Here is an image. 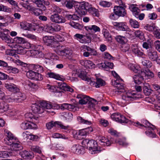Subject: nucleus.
I'll return each mask as SVG.
<instances>
[{
  "mask_svg": "<svg viewBox=\"0 0 160 160\" xmlns=\"http://www.w3.org/2000/svg\"><path fill=\"white\" fill-rule=\"evenodd\" d=\"M7 137L4 139L5 144L10 146L12 151H17L21 150L22 148L18 139L11 132H6Z\"/></svg>",
  "mask_w": 160,
  "mask_h": 160,
  "instance_id": "nucleus-1",
  "label": "nucleus"
},
{
  "mask_svg": "<svg viewBox=\"0 0 160 160\" xmlns=\"http://www.w3.org/2000/svg\"><path fill=\"white\" fill-rule=\"evenodd\" d=\"M139 97L138 95L136 93L135 91H128L123 94L122 98L117 102V103L121 107H124L127 104Z\"/></svg>",
  "mask_w": 160,
  "mask_h": 160,
  "instance_id": "nucleus-2",
  "label": "nucleus"
},
{
  "mask_svg": "<svg viewBox=\"0 0 160 160\" xmlns=\"http://www.w3.org/2000/svg\"><path fill=\"white\" fill-rule=\"evenodd\" d=\"M82 144L83 147L88 148L89 153L92 154H96L100 151L97 142L93 140L84 139L82 141Z\"/></svg>",
  "mask_w": 160,
  "mask_h": 160,
  "instance_id": "nucleus-3",
  "label": "nucleus"
},
{
  "mask_svg": "<svg viewBox=\"0 0 160 160\" xmlns=\"http://www.w3.org/2000/svg\"><path fill=\"white\" fill-rule=\"evenodd\" d=\"M112 72L113 76L116 78V80L112 82V85L116 88L115 92L117 94H120L121 93L124 91V86L120 82V81H122V80L115 71H112Z\"/></svg>",
  "mask_w": 160,
  "mask_h": 160,
  "instance_id": "nucleus-4",
  "label": "nucleus"
},
{
  "mask_svg": "<svg viewBox=\"0 0 160 160\" xmlns=\"http://www.w3.org/2000/svg\"><path fill=\"white\" fill-rule=\"evenodd\" d=\"M32 110L33 113L35 114H40L43 113L44 111L48 112L49 113L54 112V111L51 110H46V108H44L41 105V103L39 104H34L32 105Z\"/></svg>",
  "mask_w": 160,
  "mask_h": 160,
  "instance_id": "nucleus-5",
  "label": "nucleus"
},
{
  "mask_svg": "<svg viewBox=\"0 0 160 160\" xmlns=\"http://www.w3.org/2000/svg\"><path fill=\"white\" fill-rule=\"evenodd\" d=\"M111 119L114 121L120 123H128L129 120L119 113H114L111 116Z\"/></svg>",
  "mask_w": 160,
  "mask_h": 160,
  "instance_id": "nucleus-6",
  "label": "nucleus"
},
{
  "mask_svg": "<svg viewBox=\"0 0 160 160\" xmlns=\"http://www.w3.org/2000/svg\"><path fill=\"white\" fill-rule=\"evenodd\" d=\"M92 131V128L91 127L82 129L76 132L74 135V137L76 139H80L82 138V137L86 136Z\"/></svg>",
  "mask_w": 160,
  "mask_h": 160,
  "instance_id": "nucleus-7",
  "label": "nucleus"
},
{
  "mask_svg": "<svg viewBox=\"0 0 160 160\" xmlns=\"http://www.w3.org/2000/svg\"><path fill=\"white\" fill-rule=\"evenodd\" d=\"M31 49L32 50L31 51V53H33L34 54H35V57L37 58L39 57L42 58L44 54L41 51V50L43 49L42 46L41 45L32 44Z\"/></svg>",
  "mask_w": 160,
  "mask_h": 160,
  "instance_id": "nucleus-8",
  "label": "nucleus"
},
{
  "mask_svg": "<svg viewBox=\"0 0 160 160\" xmlns=\"http://www.w3.org/2000/svg\"><path fill=\"white\" fill-rule=\"evenodd\" d=\"M113 12L119 17H124L127 14L126 7L124 6H115L114 8Z\"/></svg>",
  "mask_w": 160,
  "mask_h": 160,
  "instance_id": "nucleus-9",
  "label": "nucleus"
},
{
  "mask_svg": "<svg viewBox=\"0 0 160 160\" xmlns=\"http://www.w3.org/2000/svg\"><path fill=\"white\" fill-rule=\"evenodd\" d=\"M141 123H140L139 122H133V124L135 126L139 128L144 127L147 128H151L152 130H154L156 128V127L155 126L151 124L146 120H142Z\"/></svg>",
  "mask_w": 160,
  "mask_h": 160,
  "instance_id": "nucleus-10",
  "label": "nucleus"
},
{
  "mask_svg": "<svg viewBox=\"0 0 160 160\" xmlns=\"http://www.w3.org/2000/svg\"><path fill=\"white\" fill-rule=\"evenodd\" d=\"M26 75L28 78L35 80L41 81L43 79V77L41 74L31 70L27 72Z\"/></svg>",
  "mask_w": 160,
  "mask_h": 160,
  "instance_id": "nucleus-11",
  "label": "nucleus"
},
{
  "mask_svg": "<svg viewBox=\"0 0 160 160\" xmlns=\"http://www.w3.org/2000/svg\"><path fill=\"white\" fill-rule=\"evenodd\" d=\"M46 126L48 129H51L53 127H55L60 128L61 129L64 130H68L69 126H65L60 122H53L52 121L46 123Z\"/></svg>",
  "mask_w": 160,
  "mask_h": 160,
  "instance_id": "nucleus-12",
  "label": "nucleus"
},
{
  "mask_svg": "<svg viewBox=\"0 0 160 160\" xmlns=\"http://www.w3.org/2000/svg\"><path fill=\"white\" fill-rule=\"evenodd\" d=\"M50 19L52 22L57 23H64L66 22L64 17L62 15L56 13L51 15Z\"/></svg>",
  "mask_w": 160,
  "mask_h": 160,
  "instance_id": "nucleus-13",
  "label": "nucleus"
},
{
  "mask_svg": "<svg viewBox=\"0 0 160 160\" xmlns=\"http://www.w3.org/2000/svg\"><path fill=\"white\" fill-rule=\"evenodd\" d=\"M41 105L46 109L51 110L52 109H60V104L56 103L51 104V103L46 101H43L41 102Z\"/></svg>",
  "mask_w": 160,
  "mask_h": 160,
  "instance_id": "nucleus-14",
  "label": "nucleus"
},
{
  "mask_svg": "<svg viewBox=\"0 0 160 160\" xmlns=\"http://www.w3.org/2000/svg\"><path fill=\"white\" fill-rule=\"evenodd\" d=\"M114 28L118 30L131 32V30L127 25L125 22H115L114 24Z\"/></svg>",
  "mask_w": 160,
  "mask_h": 160,
  "instance_id": "nucleus-15",
  "label": "nucleus"
},
{
  "mask_svg": "<svg viewBox=\"0 0 160 160\" xmlns=\"http://www.w3.org/2000/svg\"><path fill=\"white\" fill-rule=\"evenodd\" d=\"M9 54L10 56H12L15 58H11V59H12V61L17 65L21 66L24 67L27 66V63L22 62L18 59V56L17 54L14 53V50L11 51L10 52Z\"/></svg>",
  "mask_w": 160,
  "mask_h": 160,
  "instance_id": "nucleus-16",
  "label": "nucleus"
},
{
  "mask_svg": "<svg viewBox=\"0 0 160 160\" xmlns=\"http://www.w3.org/2000/svg\"><path fill=\"white\" fill-rule=\"evenodd\" d=\"M70 151L71 152L78 154H84L85 152L83 146L79 145H73L71 148Z\"/></svg>",
  "mask_w": 160,
  "mask_h": 160,
  "instance_id": "nucleus-17",
  "label": "nucleus"
},
{
  "mask_svg": "<svg viewBox=\"0 0 160 160\" xmlns=\"http://www.w3.org/2000/svg\"><path fill=\"white\" fill-rule=\"evenodd\" d=\"M21 127L23 130L33 129L37 128V126L35 123L28 121L22 122L21 125Z\"/></svg>",
  "mask_w": 160,
  "mask_h": 160,
  "instance_id": "nucleus-18",
  "label": "nucleus"
},
{
  "mask_svg": "<svg viewBox=\"0 0 160 160\" xmlns=\"http://www.w3.org/2000/svg\"><path fill=\"white\" fill-rule=\"evenodd\" d=\"M25 39L21 37H16L14 38H11L8 46L11 47V45L14 44H22L25 43Z\"/></svg>",
  "mask_w": 160,
  "mask_h": 160,
  "instance_id": "nucleus-19",
  "label": "nucleus"
},
{
  "mask_svg": "<svg viewBox=\"0 0 160 160\" xmlns=\"http://www.w3.org/2000/svg\"><path fill=\"white\" fill-rule=\"evenodd\" d=\"M21 28L25 30L29 31H35L34 26L31 23L25 21H23L20 23Z\"/></svg>",
  "mask_w": 160,
  "mask_h": 160,
  "instance_id": "nucleus-20",
  "label": "nucleus"
},
{
  "mask_svg": "<svg viewBox=\"0 0 160 160\" xmlns=\"http://www.w3.org/2000/svg\"><path fill=\"white\" fill-rule=\"evenodd\" d=\"M79 62L82 65L84 66L86 68L92 69L96 67L95 64L91 60H81Z\"/></svg>",
  "mask_w": 160,
  "mask_h": 160,
  "instance_id": "nucleus-21",
  "label": "nucleus"
},
{
  "mask_svg": "<svg viewBox=\"0 0 160 160\" xmlns=\"http://www.w3.org/2000/svg\"><path fill=\"white\" fill-rule=\"evenodd\" d=\"M43 41L47 45L51 47H53L56 44V42H54V37L52 36H45L43 38Z\"/></svg>",
  "mask_w": 160,
  "mask_h": 160,
  "instance_id": "nucleus-22",
  "label": "nucleus"
},
{
  "mask_svg": "<svg viewBox=\"0 0 160 160\" xmlns=\"http://www.w3.org/2000/svg\"><path fill=\"white\" fill-rule=\"evenodd\" d=\"M76 98L78 99L79 103L81 105L85 104L88 102L90 97L82 94H78Z\"/></svg>",
  "mask_w": 160,
  "mask_h": 160,
  "instance_id": "nucleus-23",
  "label": "nucleus"
},
{
  "mask_svg": "<svg viewBox=\"0 0 160 160\" xmlns=\"http://www.w3.org/2000/svg\"><path fill=\"white\" fill-rule=\"evenodd\" d=\"M11 48L15 49L16 52L18 54H24L27 52V51L24 48L23 46L18 44H14L11 45Z\"/></svg>",
  "mask_w": 160,
  "mask_h": 160,
  "instance_id": "nucleus-24",
  "label": "nucleus"
},
{
  "mask_svg": "<svg viewBox=\"0 0 160 160\" xmlns=\"http://www.w3.org/2000/svg\"><path fill=\"white\" fill-rule=\"evenodd\" d=\"M4 86L8 91L12 92H16L19 90L18 87L13 83H5Z\"/></svg>",
  "mask_w": 160,
  "mask_h": 160,
  "instance_id": "nucleus-25",
  "label": "nucleus"
},
{
  "mask_svg": "<svg viewBox=\"0 0 160 160\" xmlns=\"http://www.w3.org/2000/svg\"><path fill=\"white\" fill-rule=\"evenodd\" d=\"M87 73L86 72L82 71L78 75V77L82 80L87 82V83L90 85L92 86L94 83L92 81L91 78L88 77L87 76Z\"/></svg>",
  "mask_w": 160,
  "mask_h": 160,
  "instance_id": "nucleus-26",
  "label": "nucleus"
},
{
  "mask_svg": "<svg viewBox=\"0 0 160 160\" xmlns=\"http://www.w3.org/2000/svg\"><path fill=\"white\" fill-rule=\"evenodd\" d=\"M98 142L101 145L107 146H110L112 143L111 140H110L104 137H100Z\"/></svg>",
  "mask_w": 160,
  "mask_h": 160,
  "instance_id": "nucleus-27",
  "label": "nucleus"
},
{
  "mask_svg": "<svg viewBox=\"0 0 160 160\" xmlns=\"http://www.w3.org/2000/svg\"><path fill=\"white\" fill-rule=\"evenodd\" d=\"M26 99L25 95L21 92H18L17 93L14 97V98L11 101H9V102L13 101L18 102H21L23 101Z\"/></svg>",
  "mask_w": 160,
  "mask_h": 160,
  "instance_id": "nucleus-28",
  "label": "nucleus"
},
{
  "mask_svg": "<svg viewBox=\"0 0 160 160\" xmlns=\"http://www.w3.org/2000/svg\"><path fill=\"white\" fill-rule=\"evenodd\" d=\"M20 155L22 158L26 159H30L34 157L33 154L32 152L26 150L21 152Z\"/></svg>",
  "mask_w": 160,
  "mask_h": 160,
  "instance_id": "nucleus-29",
  "label": "nucleus"
},
{
  "mask_svg": "<svg viewBox=\"0 0 160 160\" xmlns=\"http://www.w3.org/2000/svg\"><path fill=\"white\" fill-rule=\"evenodd\" d=\"M48 77L50 78H53L56 80L64 81L65 79L63 76L53 72H48L47 73Z\"/></svg>",
  "mask_w": 160,
  "mask_h": 160,
  "instance_id": "nucleus-30",
  "label": "nucleus"
},
{
  "mask_svg": "<svg viewBox=\"0 0 160 160\" xmlns=\"http://www.w3.org/2000/svg\"><path fill=\"white\" fill-rule=\"evenodd\" d=\"M128 67L129 69L135 73H140L142 71L140 67L138 64L130 63L128 64Z\"/></svg>",
  "mask_w": 160,
  "mask_h": 160,
  "instance_id": "nucleus-31",
  "label": "nucleus"
},
{
  "mask_svg": "<svg viewBox=\"0 0 160 160\" xmlns=\"http://www.w3.org/2000/svg\"><path fill=\"white\" fill-rule=\"evenodd\" d=\"M148 57L151 60L154 61L158 58L157 52L154 50H149L147 51Z\"/></svg>",
  "mask_w": 160,
  "mask_h": 160,
  "instance_id": "nucleus-32",
  "label": "nucleus"
},
{
  "mask_svg": "<svg viewBox=\"0 0 160 160\" xmlns=\"http://www.w3.org/2000/svg\"><path fill=\"white\" fill-rule=\"evenodd\" d=\"M141 72L142 75L144 76V80L150 79L153 78L154 76L153 73L148 69L143 71H142Z\"/></svg>",
  "mask_w": 160,
  "mask_h": 160,
  "instance_id": "nucleus-33",
  "label": "nucleus"
},
{
  "mask_svg": "<svg viewBox=\"0 0 160 160\" xmlns=\"http://www.w3.org/2000/svg\"><path fill=\"white\" fill-rule=\"evenodd\" d=\"M84 28L88 32H96L100 31V28L95 25L86 26L84 27Z\"/></svg>",
  "mask_w": 160,
  "mask_h": 160,
  "instance_id": "nucleus-34",
  "label": "nucleus"
},
{
  "mask_svg": "<svg viewBox=\"0 0 160 160\" xmlns=\"http://www.w3.org/2000/svg\"><path fill=\"white\" fill-rule=\"evenodd\" d=\"M139 73L138 75H135L133 77L135 83L138 84H140L142 82V81L144 80V76L142 75L141 73L140 72V74Z\"/></svg>",
  "mask_w": 160,
  "mask_h": 160,
  "instance_id": "nucleus-35",
  "label": "nucleus"
},
{
  "mask_svg": "<svg viewBox=\"0 0 160 160\" xmlns=\"http://www.w3.org/2000/svg\"><path fill=\"white\" fill-rule=\"evenodd\" d=\"M89 6L88 7L87 11L90 14L94 16L98 17L99 16L98 11L97 9L92 7V5L89 4Z\"/></svg>",
  "mask_w": 160,
  "mask_h": 160,
  "instance_id": "nucleus-36",
  "label": "nucleus"
},
{
  "mask_svg": "<svg viewBox=\"0 0 160 160\" xmlns=\"http://www.w3.org/2000/svg\"><path fill=\"white\" fill-rule=\"evenodd\" d=\"M136 4H131L129 7V8L132 12L133 15L135 17L138 14H139L140 10Z\"/></svg>",
  "mask_w": 160,
  "mask_h": 160,
  "instance_id": "nucleus-37",
  "label": "nucleus"
},
{
  "mask_svg": "<svg viewBox=\"0 0 160 160\" xmlns=\"http://www.w3.org/2000/svg\"><path fill=\"white\" fill-rule=\"evenodd\" d=\"M23 84L26 88H31L33 89H36L38 88V86L35 83L29 81L27 80L23 82Z\"/></svg>",
  "mask_w": 160,
  "mask_h": 160,
  "instance_id": "nucleus-38",
  "label": "nucleus"
},
{
  "mask_svg": "<svg viewBox=\"0 0 160 160\" xmlns=\"http://www.w3.org/2000/svg\"><path fill=\"white\" fill-rule=\"evenodd\" d=\"M97 103V101L94 99L90 98L88 102L87 103V107L91 109H94L96 104Z\"/></svg>",
  "mask_w": 160,
  "mask_h": 160,
  "instance_id": "nucleus-39",
  "label": "nucleus"
},
{
  "mask_svg": "<svg viewBox=\"0 0 160 160\" xmlns=\"http://www.w3.org/2000/svg\"><path fill=\"white\" fill-rule=\"evenodd\" d=\"M60 109L62 110L68 109L71 110L74 109L75 106L73 104L64 103L60 104Z\"/></svg>",
  "mask_w": 160,
  "mask_h": 160,
  "instance_id": "nucleus-40",
  "label": "nucleus"
},
{
  "mask_svg": "<svg viewBox=\"0 0 160 160\" xmlns=\"http://www.w3.org/2000/svg\"><path fill=\"white\" fill-rule=\"evenodd\" d=\"M102 32L106 40L108 42H111L112 38L108 31L106 29L103 28L102 30Z\"/></svg>",
  "mask_w": 160,
  "mask_h": 160,
  "instance_id": "nucleus-41",
  "label": "nucleus"
},
{
  "mask_svg": "<svg viewBox=\"0 0 160 160\" xmlns=\"http://www.w3.org/2000/svg\"><path fill=\"white\" fill-rule=\"evenodd\" d=\"M96 79L97 81L96 82H93L94 83L92 85V86L94 85L96 88H98L105 85V82L101 78H97Z\"/></svg>",
  "mask_w": 160,
  "mask_h": 160,
  "instance_id": "nucleus-42",
  "label": "nucleus"
},
{
  "mask_svg": "<svg viewBox=\"0 0 160 160\" xmlns=\"http://www.w3.org/2000/svg\"><path fill=\"white\" fill-rule=\"evenodd\" d=\"M62 116L65 118V120L67 122L71 121L73 118V115L71 112H65L62 113Z\"/></svg>",
  "mask_w": 160,
  "mask_h": 160,
  "instance_id": "nucleus-43",
  "label": "nucleus"
},
{
  "mask_svg": "<svg viewBox=\"0 0 160 160\" xmlns=\"http://www.w3.org/2000/svg\"><path fill=\"white\" fill-rule=\"evenodd\" d=\"M53 47L54 48V50L59 55L61 56L63 50L62 48V46L59 45L58 43L56 42V44H55V45L53 46Z\"/></svg>",
  "mask_w": 160,
  "mask_h": 160,
  "instance_id": "nucleus-44",
  "label": "nucleus"
},
{
  "mask_svg": "<svg viewBox=\"0 0 160 160\" xmlns=\"http://www.w3.org/2000/svg\"><path fill=\"white\" fill-rule=\"evenodd\" d=\"M134 33L135 36L140 40L143 41L146 40L144 33L142 31L139 30H137L135 31Z\"/></svg>",
  "mask_w": 160,
  "mask_h": 160,
  "instance_id": "nucleus-45",
  "label": "nucleus"
},
{
  "mask_svg": "<svg viewBox=\"0 0 160 160\" xmlns=\"http://www.w3.org/2000/svg\"><path fill=\"white\" fill-rule=\"evenodd\" d=\"M9 106L4 102H0V112H2L9 110Z\"/></svg>",
  "mask_w": 160,
  "mask_h": 160,
  "instance_id": "nucleus-46",
  "label": "nucleus"
},
{
  "mask_svg": "<svg viewBox=\"0 0 160 160\" xmlns=\"http://www.w3.org/2000/svg\"><path fill=\"white\" fill-rule=\"evenodd\" d=\"M116 142L118 144L120 145H122L124 147H126L129 145L128 143L124 138H118L116 140Z\"/></svg>",
  "mask_w": 160,
  "mask_h": 160,
  "instance_id": "nucleus-47",
  "label": "nucleus"
},
{
  "mask_svg": "<svg viewBox=\"0 0 160 160\" xmlns=\"http://www.w3.org/2000/svg\"><path fill=\"white\" fill-rule=\"evenodd\" d=\"M0 38H1L8 45L11 37L8 36H7L5 34L0 32Z\"/></svg>",
  "mask_w": 160,
  "mask_h": 160,
  "instance_id": "nucleus-48",
  "label": "nucleus"
},
{
  "mask_svg": "<svg viewBox=\"0 0 160 160\" xmlns=\"http://www.w3.org/2000/svg\"><path fill=\"white\" fill-rule=\"evenodd\" d=\"M72 53V51L68 48L63 49L61 56L67 57L71 56Z\"/></svg>",
  "mask_w": 160,
  "mask_h": 160,
  "instance_id": "nucleus-49",
  "label": "nucleus"
},
{
  "mask_svg": "<svg viewBox=\"0 0 160 160\" xmlns=\"http://www.w3.org/2000/svg\"><path fill=\"white\" fill-rule=\"evenodd\" d=\"M69 24L74 28L79 30H81L83 27L82 24L73 21L70 22Z\"/></svg>",
  "mask_w": 160,
  "mask_h": 160,
  "instance_id": "nucleus-50",
  "label": "nucleus"
},
{
  "mask_svg": "<svg viewBox=\"0 0 160 160\" xmlns=\"http://www.w3.org/2000/svg\"><path fill=\"white\" fill-rule=\"evenodd\" d=\"M129 22L131 27L133 28H137L139 27L138 22L135 20L131 18L129 19Z\"/></svg>",
  "mask_w": 160,
  "mask_h": 160,
  "instance_id": "nucleus-51",
  "label": "nucleus"
},
{
  "mask_svg": "<svg viewBox=\"0 0 160 160\" xmlns=\"http://www.w3.org/2000/svg\"><path fill=\"white\" fill-rule=\"evenodd\" d=\"M152 41L151 39H148L146 42H144L142 44V47L143 48L148 49L152 47Z\"/></svg>",
  "mask_w": 160,
  "mask_h": 160,
  "instance_id": "nucleus-52",
  "label": "nucleus"
},
{
  "mask_svg": "<svg viewBox=\"0 0 160 160\" xmlns=\"http://www.w3.org/2000/svg\"><path fill=\"white\" fill-rule=\"evenodd\" d=\"M6 70L9 73H17L19 72L18 69L16 68L12 67L11 66H7L5 67Z\"/></svg>",
  "mask_w": 160,
  "mask_h": 160,
  "instance_id": "nucleus-53",
  "label": "nucleus"
},
{
  "mask_svg": "<svg viewBox=\"0 0 160 160\" xmlns=\"http://www.w3.org/2000/svg\"><path fill=\"white\" fill-rule=\"evenodd\" d=\"M12 152L7 151H0V160H3L2 158H6L12 155Z\"/></svg>",
  "mask_w": 160,
  "mask_h": 160,
  "instance_id": "nucleus-54",
  "label": "nucleus"
},
{
  "mask_svg": "<svg viewBox=\"0 0 160 160\" xmlns=\"http://www.w3.org/2000/svg\"><path fill=\"white\" fill-rule=\"evenodd\" d=\"M145 29L149 31L153 32L157 29L155 25L154 24H147L144 27Z\"/></svg>",
  "mask_w": 160,
  "mask_h": 160,
  "instance_id": "nucleus-55",
  "label": "nucleus"
},
{
  "mask_svg": "<svg viewBox=\"0 0 160 160\" xmlns=\"http://www.w3.org/2000/svg\"><path fill=\"white\" fill-rule=\"evenodd\" d=\"M77 2L74 0H69L66 1L64 3L66 7L68 9H71L73 7L74 4H76Z\"/></svg>",
  "mask_w": 160,
  "mask_h": 160,
  "instance_id": "nucleus-56",
  "label": "nucleus"
},
{
  "mask_svg": "<svg viewBox=\"0 0 160 160\" xmlns=\"http://www.w3.org/2000/svg\"><path fill=\"white\" fill-rule=\"evenodd\" d=\"M91 42L90 38L88 35H83L81 40L80 41V42L82 43H87Z\"/></svg>",
  "mask_w": 160,
  "mask_h": 160,
  "instance_id": "nucleus-57",
  "label": "nucleus"
},
{
  "mask_svg": "<svg viewBox=\"0 0 160 160\" xmlns=\"http://www.w3.org/2000/svg\"><path fill=\"white\" fill-rule=\"evenodd\" d=\"M26 117L28 118H29L32 119V121L36 123L38 122V116L35 117L31 113H26L25 115Z\"/></svg>",
  "mask_w": 160,
  "mask_h": 160,
  "instance_id": "nucleus-58",
  "label": "nucleus"
},
{
  "mask_svg": "<svg viewBox=\"0 0 160 160\" xmlns=\"http://www.w3.org/2000/svg\"><path fill=\"white\" fill-rule=\"evenodd\" d=\"M84 49L87 50V51L89 52L90 55L97 56L98 55V53L96 50L91 48L88 46H85Z\"/></svg>",
  "mask_w": 160,
  "mask_h": 160,
  "instance_id": "nucleus-59",
  "label": "nucleus"
},
{
  "mask_svg": "<svg viewBox=\"0 0 160 160\" xmlns=\"http://www.w3.org/2000/svg\"><path fill=\"white\" fill-rule=\"evenodd\" d=\"M132 51L135 54L138 56H141L144 55L143 53L141 51L137 46L135 47L134 48L132 49Z\"/></svg>",
  "mask_w": 160,
  "mask_h": 160,
  "instance_id": "nucleus-60",
  "label": "nucleus"
},
{
  "mask_svg": "<svg viewBox=\"0 0 160 160\" xmlns=\"http://www.w3.org/2000/svg\"><path fill=\"white\" fill-rule=\"evenodd\" d=\"M78 121L81 123L90 125L92 124L91 121L84 119L81 117L77 118Z\"/></svg>",
  "mask_w": 160,
  "mask_h": 160,
  "instance_id": "nucleus-61",
  "label": "nucleus"
},
{
  "mask_svg": "<svg viewBox=\"0 0 160 160\" xmlns=\"http://www.w3.org/2000/svg\"><path fill=\"white\" fill-rule=\"evenodd\" d=\"M115 39L118 42L122 44L125 42L126 38L120 35L116 36Z\"/></svg>",
  "mask_w": 160,
  "mask_h": 160,
  "instance_id": "nucleus-62",
  "label": "nucleus"
},
{
  "mask_svg": "<svg viewBox=\"0 0 160 160\" xmlns=\"http://www.w3.org/2000/svg\"><path fill=\"white\" fill-rule=\"evenodd\" d=\"M66 17L68 19L73 20H79V17L78 15L73 14V15L68 14L66 15Z\"/></svg>",
  "mask_w": 160,
  "mask_h": 160,
  "instance_id": "nucleus-63",
  "label": "nucleus"
},
{
  "mask_svg": "<svg viewBox=\"0 0 160 160\" xmlns=\"http://www.w3.org/2000/svg\"><path fill=\"white\" fill-rule=\"evenodd\" d=\"M89 3L88 2H82L79 5L78 8V9H88V7H89Z\"/></svg>",
  "mask_w": 160,
  "mask_h": 160,
  "instance_id": "nucleus-64",
  "label": "nucleus"
}]
</instances>
